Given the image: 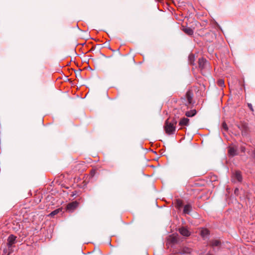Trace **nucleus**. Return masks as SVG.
Returning <instances> with one entry per match:
<instances>
[{
	"label": "nucleus",
	"mask_w": 255,
	"mask_h": 255,
	"mask_svg": "<svg viewBox=\"0 0 255 255\" xmlns=\"http://www.w3.org/2000/svg\"><path fill=\"white\" fill-rule=\"evenodd\" d=\"M165 130L166 132L169 134H173L175 130V127L173 124L166 122L165 126Z\"/></svg>",
	"instance_id": "nucleus-1"
},
{
	"label": "nucleus",
	"mask_w": 255,
	"mask_h": 255,
	"mask_svg": "<svg viewBox=\"0 0 255 255\" xmlns=\"http://www.w3.org/2000/svg\"><path fill=\"white\" fill-rule=\"evenodd\" d=\"M16 237L13 235H10L7 238V245L8 248L12 247V246L16 243Z\"/></svg>",
	"instance_id": "nucleus-2"
},
{
	"label": "nucleus",
	"mask_w": 255,
	"mask_h": 255,
	"mask_svg": "<svg viewBox=\"0 0 255 255\" xmlns=\"http://www.w3.org/2000/svg\"><path fill=\"white\" fill-rule=\"evenodd\" d=\"M78 206V203L77 201H74L69 203L67 205V210L69 212L73 211Z\"/></svg>",
	"instance_id": "nucleus-3"
},
{
	"label": "nucleus",
	"mask_w": 255,
	"mask_h": 255,
	"mask_svg": "<svg viewBox=\"0 0 255 255\" xmlns=\"http://www.w3.org/2000/svg\"><path fill=\"white\" fill-rule=\"evenodd\" d=\"M180 233L186 237H188L190 235V232L185 227L181 228L179 229Z\"/></svg>",
	"instance_id": "nucleus-4"
},
{
	"label": "nucleus",
	"mask_w": 255,
	"mask_h": 255,
	"mask_svg": "<svg viewBox=\"0 0 255 255\" xmlns=\"http://www.w3.org/2000/svg\"><path fill=\"white\" fill-rule=\"evenodd\" d=\"M229 154L233 156L237 154V148L234 146H230L228 150Z\"/></svg>",
	"instance_id": "nucleus-5"
},
{
	"label": "nucleus",
	"mask_w": 255,
	"mask_h": 255,
	"mask_svg": "<svg viewBox=\"0 0 255 255\" xmlns=\"http://www.w3.org/2000/svg\"><path fill=\"white\" fill-rule=\"evenodd\" d=\"M189 120L186 118L181 119L179 122V125L180 126H187L189 125Z\"/></svg>",
	"instance_id": "nucleus-6"
},
{
	"label": "nucleus",
	"mask_w": 255,
	"mask_h": 255,
	"mask_svg": "<svg viewBox=\"0 0 255 255\" xmlns=\"http://www.w3.org/2000/svg\"><path fill=\"white\" fill-rule=\"evenodd\" d=\"M183 31L188 35H192L193 34V30L190 27H183Z\"/></svg>",
	"instance_id": "nucleus-7"
},
{
	"label": "nucleus",
	"mask_w": 255,
	"mask_h": 255,
	"mask_svg": "<svg viewBox=\"0 0 255 255\" xmlns=\"http://www.w3.org/2000/svg\"><path fill=\"white\" fill-rule=\"evenodd\" d=\"M210 244L212 247H218L220 245L221 243L218 240H214L211 241Z\"/></svg>",
	"instance_id": "nucleus-8"
},
{
	"label": "nucleus",
	"mask_w": 255,
	"mask_h": 255,
	"mask_svg": "<svg viewBox=\"0 0 255 255\" xmlns=\"http://www.w3.org/2000/svg\"><path fill=\"white\" fill-rule=\"evenodd\" d=\"M206 63V61L203 58H200L199 59V67L201 68H203L205 65Z\"/></svg>",
	"instance_id": "nucleus-9"
},
{
	"label": "nucleus",
	"mask_w": 255,
	"mask_h": 255,
	"mask_svg": "<svg viewBox=\"0 0 255 255\" xmlns=\"http://www.w3.org/2000/svg\"><path fill=\"white\" fill-rule=\"evenodd\" d=\"M192 251V250L188 248H183L182 250L180 252V253L182 254H190Z\"/></svg>",
	"instance_id": "nucleus-10"
},
{
	"label": "nucleus",
	"mask_w": 255,
	"mask_h": 255,
	"mask_svg": "<svg viewBox=\"0 0 255 255\" xmlns=\"http://www.w3.org/2000/svg\"><path fill=\"white\" fill-rule=\"evenodd\" d=\"M61 211H62V209L61 208H58V209H56L54 211H52L51 213H50L49 214V215L48 216H50V217H54L55 215H57L60 212H61Z\"/></svg>",
	"instance_id": "nucleus-11"
},
{
	"label": "nucleus",
	"mask_w": 255,
	"mask_h": 255,
	"mask_svg": "<svg viewBox=\"0 0 255 255\" xmlns=\"http://www.w3.org/2000/svg\"><path fill=\"white\" fill-rule=\"evenodd\" d=\"M209 234V231L207 229H202L200 231V235L202 237H205Z\"/></svg>",
	"instance_id": "nucleus-12"
},
{
	"label": "nucleus",
	"mask_w": 255,
	"mask_h": 255,
	"mask_svg": "<svg viewBox=\"0 0 255 255\" xmlns=\"http://www.w3.org/2000/svg\"><path fill=\"white\" fill-rule=\"evenodd\" d=\"M191 207L189 205H186L184 207L183 212L185 214H189L191 211Z\"/></svg>",
	"instance_id": "nucleus-13"
},
{
	"label": "nucleus",
	"mask_w": 255,
	"mask_h": 255,
	"mask_svg": "<svg viewBox=\"0 0 255 255\" xmlns=\"http://www.w3.org/2000/svg\"><path fill=\"white\" fill-rule=\"evenodd\" d=\"M186 96L189 104L191 103L192 102V95L190 92L188 91L186 93Z\"/></svg>",
	"instance_id": "nucleus-14"
},
{
	"label": "nucleus",
	"mask_w": 255,
	"mask_h": 255,
	"mask_svg": "<svg viewBox=\"0 0 255 255\" xmlns=\"http://www.w3.org/2000/svg\"><path fill=\"white\" fill-rule=\"evenodd\" d=\"M196 113L195 110H192L191 111L187 112L185 114L186 116L188 117H191L194 116Z\"/></svg>",
	"instance_id": "nucleus-15"
},
{
	"label": "nucleus",
	"mask_w": 255,
	"mask_h": 255,
	"mask_svg": "<svg viewBox=\"0 0 255 255\" xmlns=\"http://www.w3.org/2000/svg\"><path fill=\"white\" fill-rule=\"evenodd\" d=\"M235 176L238 181H241L242 180V175L240 171H236L235 173Z\"/></svg>",
	"instance_id": "nucleus-16"
},
{
	"label": "nucleus",
	"mask_w": 255,
	"mask_h": 255,
	"mask_svg": "<svg viewBox=\"0 0 255 255\" xmlns=\"http://www.w3.org/2000/svg\"><path fill=\"white\" fill-rule=\"evenodd\" d=\"M218 85L221 87L224 86V81L222 79H219L218 81Z\"/></svg>",
	"instance_id": "nucleus-17"
},
{
	"label": "nucleus",
	"mask_w": 255,
	"mask_h": 255,
	"mask_svg": "<svg viewBox=\"0 0 255 255\" xmlns=\"http://www.w3.org/2000/svg\"><path fill=\"white\" fill-rule=\"evenodd\" d=\"M248 107L251 111H253V106L251 104H248Z\"/></svg>",
	"instance_id": "nucleus-18"
},
{
	"label": "nucleus",
	"mask_w": 255,
	"mask_h": 255,
	"mask_svg": "<svg viewBox=\"0 0 255 255\" xmlns=\"http://www.w3.org/2000/svg\"><path fill=\"white\" fill-rule=\"evenodd\" d=\"M223 128L225 129H227V125L226 124L224 123L223 124Z\"/></svg>",
	"instance_id": "nucleus-19"
},
{
	"label": "nucleus",
	"mask_w": 255,
	"mask_h": 255,
	"mask_svg": "<svg viewBox=\"0 0 255 255\" xmlns=\"http://www.w3.org/2000/svg\"><path fill=\"white\" fill-rule=\"evenodd\" d=\"M178 204L179 206H180L181 203L179 201H178Z\"/></svg>",
	"instance_id": "nucleus-20"
},
{
	"label": "nucleus",
	"mask_w": 255,
	"mask_h": 255,
	"mask_svg": "<svg viewBox=\"0 0 255 255\" xmlns=\"http://www.w3.org/2000/svg\"><path fill=\"white\" fill-rule=\"evenodd\" d=\"M238 189H236L235 190V193H236V192H238Z\"/></svg>",
	"instance_id": "nucleus-21"
},
{
	"label": "nucleus",
	"mask_w": 255,
	"mask_h": 255,
	"mask_svg": "<svg viewBox=\"0 0 255 255\" xmlns=\"http://www.w3.org/2000/svg\"><path fill=\"white\" fill-rule=\"evenodd\" d=\"M238 189H236L235 190V193H236V192H238Z\"/></svg>",
	"instance_id": "nucleus-22"
},
{
	"label": "nucleus",
	"mask_w": 255,
	"mask_h": 255,
	"mask_svg": "<svg viewBox=\"0 0 255 255\" xmlns=\"http://www.w3.org/2000/svg\"><path fill=\"white\" fill-rule=\"evenodd\" d=\"M176 241V240L175 239H174V238H173V240H172V241H173V242H175Z\"/></svg>",
	"instance_id": "nucleus-23"
},
{
	"label": "nucleus",
	"mask_w": 255,
	"mask_h": 255,
	"mask_svg": "<svg viewBox=\"0 0 255 255\" xmlns=\"http://www.w3.org/2000/svg\"><path fill=\"white\" fill-rule=\"evenodd\" d=\"M242 151H245V148H243H243H242Z\"/></svg>",
	"instance_id": "nucleus-24"
}]
</instances>
